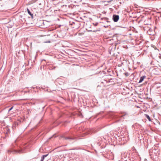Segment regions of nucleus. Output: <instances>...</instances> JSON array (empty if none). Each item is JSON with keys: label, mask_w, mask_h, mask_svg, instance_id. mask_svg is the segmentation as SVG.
<instances>
[{"label": "nucleus", "mask_w": 161, "mask_h": 161, "mask_svg": "<svg viewBox=\"0 0 161 161\" xmlns=\"http://www.w3.org/2000/svg\"><path fill=\"white\" fill-rule=\"evenodd\" d=\"M10 152V151L8 150V152Z\"/></svg>", "instance_id": "dca6fc26"}, {"label": "nucleus", "mask_w": 161, "mask_h": 161, "mask_svg": "<svg viewBox=\"0 0 161 161\" xmlns=\"http://www.w3.org/2000/svg\"><path fill=\"white\" fill-rule=\"evenodd\" d=\"M146 77L145 76H142L140 78V79L139 81V83H140L142 82L143 81V80H144V78H145Z\"/></svg>", "instance_id": "20e7f679"}, {"label": "nucleus", "mask_w": 161, "mask_h": 161, "mask_svg": "<svg viewBox=\"0 0 161 161\" xmlns=\"http://www.w3.org/2000/svg\"><path fill=\"white\" fill-rule=\"evenodd\" d=\"M93 25H95V26H97V24H98V23H96V24H93Z\"/></svg>", "instance_id": "4468645a"}, {"label": "nucleus", "mask_w": 161, "mask_h": 161, "mask_svg": "<svg viewBox=\"0 0 161 161\" xmlns=\"http://www.w3.org/2000/svg\"><path fill=\"white\" fill-rule=\"evenodd\" d=\"M14 152L16 153H21V151L20 150H18V151H15Z\"/></svg>", "instance_id": "1a4fd4ad"}, {"label": "nucleus", "mask_w": 161, "mask_h": 161, "mask_svg": "<svg viewBox=\"0 0 161 161\" xmlns=\"http://www.w3.org/2000/svg\"><path fill=\"white\" fill-rule=\"evenodd\" d=\"M125 75L126 76H127L128 75V74L127 73H125Z\"/></svg>", "instance_id": "2eb2a0df"}, {"label": "nucleus", "mask_w": 161, "mask_h": 161, "mask_svg": "<svg viewBox=\"0 0 161 161\" xmlns=\"http://www.w3.org/2000/svg\"><path fill=\"white\" fill-rule=\"evenodd\" d=\"M94 145L99 146L100 145V142L99 141V140H98V142H95L94 143Z\"/></svg>", "instance_id": "0eeeda50"}, {"label": "nucleus", "mask_w": 161, "mask_h": 161, "mask_svg": "<svg viewBox=\"0 0 161 161\" xmlns=\"http://www.w3.org/2000/svg\"><path fill=\"white\" fill-rule=\"evenodd\" d=\"M95 131L92 128L90 129L87 131V134H91L92 133L95 132Z\"/></svg>", "instance_id": "7ed1b4c3"}, {"label": "nucleus", "mask_w": 161, "mask_h": 161, "mask_svg": "<svg viewBox=\"0 0 161 161\" xmlns=\"http://www.w3.org/2000/svg\"><path fill=\"white\" fill-rule=\"evenodd\" d=\"M78 114L80 116H81L82 117H83L82 115L81 114V113H80V111H78Z\"/></svg>", "instance_id": "6e6552de"}, {"label": "nucleus", "mask_w": 161, "mask_h": 161, "mask_svg": "<svg viewBox=\"0 0 161 161\" xmlns=\"http://www.w3.org/2000/svg\"><path fill=\"white\" fill-rule=\"evenodd\" d=\"M152 153H155V151H156V149H152Z\"/></svg>", "instance_id": "9d476101"}, {"label": "nucleus", "mask_w": 161, "mask_h": 161, "mask_svg": "<svg viewBox=\"0 0 161 161\" xmlns=\"http://www.w3.org/2000/svg\"><path fill=\"white\" fill-rule=\"evenodd\" d=\"M27 10L28 13L31 16V18H33V14H31V12L28 8H27Z\"/></svg>", "instance_id": "39448f33"}, {"label": "nucleus", "mask_w": 161, "mask_h": 161, "mask_svg": "<svg viewBox=\"0 0 161 161\" xmlns=\"http://www.w3.org/2000/svg\"><path fill=\"white\" fill-rule=\"evenodd\" d=\"M13 108V107H11L9 109H8V111H10Z\"/></svg>", "instance_id": "ddd939ff"}, {"label": "nucleus", "mask_w": 161, "mask_h": 161, "mask_svg": "<svg viewBox=\"0 0 161 161\" xmlns=\"http://www.w3.org/2000/svg\"><path fill=\"white\" fill-rule=\"evenodd\" d=\"M44 157H41V160L40 161H43L44 159Z\"/></svg>", "instance_id": "f8f14e48"}, {"label": "nucleus", "mask_w": 161, "mask_h": 161, "mask_svg": "<svg viewBox=\"0 0 161 161\" xmlns=\"http://www.w3.org/2000/svg\"><path fill=\"white\" fill-rule=\"evenodd\" d=\"M64 139L66 140H68L69 142H73L75 141V138L70 137H64Z\"/></svg>", "instance_id": "f257e3e1"}, {"label": "nucleus", "mask_w": 161, "mask_h": 161, "mask_svg": "<svg viewBox=\"0 0 161 161\" xmlns=\"http://www.w3.org/2000/svg\"><path fill=\"white\" fill-rule=\"evenodd\" d=\"M119 18V17L118 15H114L113 16V19L115 22H117Z\"/></svg>", "instance_id": "f03ea898"}, {"label": "nucleus", "mask_w": 161, "mask_h": 161, "mask_svg": "<svg viewBox=\"0 0 161 161\" xmlns=\"http://www.w3.org/2000/svg\"><path fill=\"white\" fill-rule=\"evenodd\" d=\"M145 116L148 119L149 121H151V119L148 115L145 114Z\"/></svg>", "instance_id": "423d86ee"}, {"label": "nucleus", "mask_w": 161, "mask_h": 161, "mask_svg": "<svg viewBox=\"0 0 161 161\" xmlns=\"http://www.w3.org/2000/svg\"><path fill=\"white\" fill-rule=\"evenodd\" d=\"M48 155V154H46V155H43L42 157H43L44 158L45 157H46L47 155Z\"/></svg>", "instance_id": "9b49d317"}]
</instances>
